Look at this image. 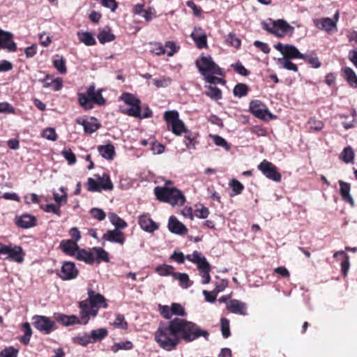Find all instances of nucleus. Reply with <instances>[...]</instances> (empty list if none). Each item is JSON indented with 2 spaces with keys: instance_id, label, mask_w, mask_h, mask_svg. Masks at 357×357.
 Segmentation results:
<instances>
[{
  "instance_id": "1",
  "label": "nucleus",
  "mask_w": 357,
  "mask_h": 357,
  "mask_svg": "<svg viewBox=\"0 0 357 357\" xmlns=\"http://www.w3.org/2000/svg\"><path fill=\"white\" fill-rule=\"evenodd\" d=\"M157 333L159 335H208L192 321L181 318H174L167 323H161Z\"/></svg>"
},
{
  "instance_id": "2",
  "label": "nucleus",
  "mask_w": 357,
  "mask_h": 357,
  "mask_svg": "<svg viewBox=\"0 0 357 357\" xmlns=\"http://www.w3.org/2000/svg\"><path fill=\"white\" fill-rule=\"evenodd\" d=\"M88 298L79 302V306L81 310V320L86 324L89 317H96L100 308H107L108 304L104 296L96 293L92 289H88Z\"/></svg>"
},
{
  "instance_id": "3",
  "label": "nucleus",
  "mask_w": 357,
  "mask_h": 357,
  "mask_svg": "<svg viewBox=\"0 0 357 357\" xmlns=\"http://www.w3.org/2000/svg\"><path fill=\"white\" fill-rule=\"evenodd\" d=\"M102 90H96L94 84L89 86L86 93H78V102L84 110H91L94 105L103 106L106 100L102 95Z\"/></svg>"
},
{
  "instance_id": "4",
  "label": "nucleus",
  "mask_w": 357,
  "mask_h": 357,
  "mask_svg": "<svg viewBox=\"0 0 357 357\" xmlns=\"http://www.w3.org/2000/svg\"><path fill=\"white\" fill-rule=\"evenodd\" d=\"M154 193L157 199L162 202L169 203L172 206H182L185 202L183 192L176 188L156 186L154 188Z\"/></svg>"
},
{
  "instance_id": "5",
  "label": "nucleus",
  "mask_w": 357,
  "mask_h": 357,
  "mask_svg": "<svg viewBox=\"0 0 357 357\" xmlns=\"http://www.w3.org/2000/svg\"><path fill=\"white\" fill-rule=\"evenodd\" d=\"M269 20L270 24L263 22L261 23V26L264 30L278 38H283L289 32L292 33L294 30V28L284 20H278L274 21L270 19Z\"/></svg>"
},
{
  "instance_id": "6",
  "label": "nucleus",
  "mask_w": 357,
  "mask_h": 357,
  "mask_svg": "<svg viewBox=\"0 0 357 357\" xmlns=\"http://www.w3.org/2000/svg\"><path fill=\"white\" fill-rule=\"evenodd\" d=\"M195 65L199 72L204 77V78L210 74L223 75L222 70L213 61L211 56L202 55L196 60Z\"/></svg>"
},
{
  "instance_id": "7",
  "label": "nucleus",
  "mask_w": 357,
  "mask_h": 357,
  "mask_svg": "<svg viewBox=\"0 0 357 357\" xmlns=\"http://www.w3.org/2000/svg\"><path fill=\"white\" fill-rule=\"evenodd\" d=\"M164 119L169 126H171V131L176 135L180 136L188 130L184 123L179 119V114L177 111H167L164 114Z\"/></svg>"
},
{
  "instance_id": "8",
  "label": "nucleus",
  "mask_w": 357,
  "mask_h": 357,
  "mask_svg": "<svg viewBox=\"0 0 357 357\" xmlns=\"http://www.w3.org/2000/svg\"><path fill=\"white\" fill-rule=\"evenodd\" d=\"M199 336H181L187 342L193 341ZM155 341L167 351L175 349L180 341V336H155Z\"/></svg>"
},
{
  "instance_id": "9",
  "label": "nucleus",
  "mask_w": 357,
  "mask_h": 357,
  "mask_svg": "<svg viewBox=\"0 0 357 357\" xmlns=\"http://www.w3.org/2000/svg\"><path fill=\"white\" fill-rule=\"evenodd\" d=\"M32 324L35 328L45 334H49L57 328L54 320L43 315L33 316Z\"/></svg>"
},
{
  "instance_id": "10",
  "label": "nucleus",
  "mask_w": 357,
  "mask_h": 357,
  "mask_svg": "<svg viewBox=\"0 0 357 357\" xmlns=\"http://www.w3.org/2000/svg\"><path fill=\"white\" fill-rule=\"evenodd\" d=\"M102 179L105 183H99L96 180L89 178L87 179L86 188L89 192H100L101 190H112L114 188V185L110 179V176L107 173H103Z\"/></svg>"
},
{
  "instance_id": "11",
  "label": "nucleus",
  "mask_w": 357,
  "mask_h": 357,
  "mask_svg": "<svg viewBox=\"0 0 357 357\" xmlns=\"http://www.w3.org/2000/svg\"><path fill=\"white\" fill-rule=\"evenodd\" d=\"M257 168L268 179L275 182H280L282 179L281 174L278 172L277 167L266 160H262Z\"/></svg>"
},
{
  "instance_id": "12",
  "label": "nucleus",
  "mask_w": 357,
  "mask_h": 357,
  "mask_svg": "<svg viewBox=\"0 0 357 357\" xmlns=\"http://www.w3.org/2000/svg\"><path fill=\"white\" fill-rule=\"evenodd\" d=\"M79 270L75 266L74 262L63 261L61 270L57 273V275L62 280H71L75 279L79 275Z\"/></svg>"
},
{
  "instance_id": "13",
  "label": "nucleus",
  "mask_w": 357,
  "mask_h": 357,
  "mask_svg": "<svg viewBox=\"0 0 357 357\" xmlns=\"http://www.w3.org/2000/svg\"><path fill=\"white\" fill-rule=\"evenodd\" d=\"M250 111L255 117L261 120H266L267 116L273 117V114L259 100H254L250 102Z\"/></svg>"
},
{
  "instance_id": "14",
  "label": "nucleus",
  "mask_w": 357,
  "mask_h": 357,
  "mask_svg": "<svg viewBox=\"0 0 357 357\" xmlns=\"http://www.w3.org/2000/svg\"><path fill=\"white\" fill-rule=\"evenodd\" d=\"M13 34L10 32L4 31L0 29V50L5 49L8 52H15L17 45L13 40Z\"/></svg>"
},
{
  "instance_id": "15",
  "label": "nucleus",
  "mask_w": 357,
  "mask_h": 357,
  "mask_svg": "<svg viewBox=\"0 0 357 357\" xmlns=\"http://www.w3.org/2000/svg\"><path fill=\"white\" fill-rule=\"evenodd\" d=\"M15 222L18 227L29 229L36 226L37 219L34 215L23 213L15 217Z\"/></svg>"
},
{
  "instance_id": "16",
  "label": "nucleus",
  "mask_w": 357,
  "mask_h": 357,
  "mask_svg": "<svg viewBox=\"0 0 357 357\" xmlns=\"http://www.w3.org/2000/svg\"><path fill=\"white\" fill-rule=\"evenodd\" d=\"M102 239L111 243L123 245L126 241V236L121 230L114 229L112 230H107L103 234Z\"/></svg>"
},
{
  "instance_id": "17",
  "label": "nucleus",
  "mask_w": 357,
  "mask_h": 357,
  "mask_svg": "<svg viewBox=\"0 0 357 357\" xmlns=\"http://www.w3.org/2000/svg\"><path fill=\"white\" fill-rule=\"evenodd\" d=\"M314 24L317 29L324 30L327 33L337 31V25H335V22L333 21V20L329 17L315 19L314 20Z\"/></svg>"
},
{
  "instance_id": "18",
  "label": "nucleus",
  "mask_w": 357,
  "mask_h": 357,
  "mask_svg": "<svg viewBox=\"0 0 357 357\" xmlns=\"http://www.w3.org/2000/svg\"><path fill=\"white\" fill-rule=\"evenodd\" d=\"M138 223L143 230L149 233H153L158 229V224L151 218L149 214L140 215Z\"/></svg>"
},
{
  "instance_id": "19",
  "label": "nucleus",
  "mask_w": 357,
  "mask_h": 357,
  "mask_svg": "<svg viewBox=\"0 0 357 357\" xmlns=\"http://www.w3.org/2000/svg\"><path fill=\"white\" fill-rule=\"evenodd\" d=\"M190 36L195 43L197 48L203 49L207 47V36L202 28H195Z\"/></svg>"
},
{
  "instance_id": "20",
  "label": "nucleus",
  "mask_w": 357,
  "mask_h": 357,
  "mask_svg": "<svg viewBox=\"0 0 357 357\" xmlns=\"http://www.w3.org/2000/svg\"><path fill=\"white\" fill-rule=\"evenodd\" d=\"M227 308L229 312L234 314L244 316L248 314L246 304L237 299L230 300L227 303Z\"/></svg>"
},
{
  "instance_id": "21",
  "label": "nucleus",
  "mask_w": 357,
  "mask_h": 357,
  "mask_svg": "<svg viewBox=\"0 0 357 357\" xmlns=\"http://www.w3.org/2000/svg\"><path fill=\"white\" fill-rule=\"evenodd\" d=\"M144 7V3H138L135 6L133 13L143 17L146 22H150L153 17H155V10L151 7H149L147 9H145Z\"/></svg>"
},
{
  "instance_id": "22",
  "label": "nucleus",
  "mask_w": 357,
  "mask_h": 357,
  "mask_svg": "<svg viewBox=\"0 0 357 357\" xmlns=\"http://www.w3.org/2000/svg\"><path fill=\"white\" fill-rule=\"evenodd\" d=\"M59 247L63 253L74 257L79 249L77 243L71 239L61 241Z\"/></svg>"
},
{
  "instance_id": "23",
  "label": "nucleus",
  "mask_w": 357,
  "mask_h": 357,
  "mask_svg": "<svg viewBox=\"0 0 357 357\" xmlns=\"http://www.w3.org/2000/svg\"><path fill=\"white\" fill-rule=\"evenodd\" d=\"M199 271V275L202 278V283L203 284H208L211 282L210 272L211 271V266L206 259L202 260V262L197 267Z\"/></svg>"
},
{
  "instance_id": "24",
  "label": "nucleus",
  "mask_w": 357,
  "mask_h": 357,
  "mask_svg": "<svg viewBox=\"0 0 357 357\" xmlns=\"http://www.w3.org/2000/svg\"><path fill=\"white\" fill-rule=\"evenodd\" d=\"M168 228L170 231L174 234L183 235L188 231L185 226L179 222L175 216H171L169 219Z\"/></svg>"
},
{
  "instance_id": "25",
  "label": "nucleus",
  "mask_w": 357,
  "mask_h": 357,
  "mask_svg": "<svg viewBox=\"0 0 357 357\" xmlns=\"http://www.w3.org/2000/svg\"><path fill=\"white\" fill-rule=\"evenodd\" d=\"M340 193L343 201L354 206V201L350 195L351 185L349 183L340 180Z\"/></svg>"
},
{
  "instance_id": "26",
  "label": "nucleus",
  "mask_w": 357,
  "mask_h": 357,
  "mask_svg": "<svg viewBox=\"0 0 357 357\" xmlns=\"http://www.w3.org/2000/svg\"><path fill=\"white\" fill-rule=\"evenodd\" d=\"M50 75H46L43 79L40 80L43 83V86L44 88H50L52 87L54 91H58L61 89L63 86V79L62 78L57 77L49 81L51 79Z\"/></svg>"
},
{
  "instance_id": "27",
  "label": "nucleus",
  "mask_w": 357,
  "mask_h": 357,
  "mask_svg": "<svg viewBox=\"0 0 357 357\" xmlns=\"http://www.w3.org/2000/svg\"><path fill=\"white\" fill-rule=\"evenodd\" d=\"M77 260L82 261L87 264L92 265L96 261V258L93 253L91 251H87L85 249L79 248L75 257Z\"/></svg>"
},
{
  "instance_id": "28",
  "label": "nucleus",
  "mask_w": 357,
  "mask_h": 357,
  "mask_svg": "<svg viewBox=\"0 0 357 357\" xmlns=\"http://www.w3.org/2000/svg\"><path fill=\"white\" fill-rule=\"evenodd\" d=\"M24 253L23 252L22 247L15 246L14 248H11L10 246L7 259L17 263H22L24 261Z\"/></svg>"
},
{
  "instance_id": "29",
  "label": "nucleus",
  "mask_w": 357,
  "mask_h": 357,
  "mask_svg": "<svg viewBox=\"0 0 357 357\" xmlns=\"http://www.w3.org/2000/svg\"><path fill=\"white\" fill-rule=\"evenodd\" d=\"M55 319L56 321L66 326L83 323L81 319L79 320L78 317L75 315L68 316L63 314H55Z\"/></svg>"
},
{
  "instance_id": "30",
  "label": "nucleus",
  "mask_w": 357,
  "mask_h": 357,
  "mask_svg": "<svg viewBox=\"0 0 357 357\" xmlns=\"http://www.w3.org/2000/svg\"><path fill=\"white\" fill-rule=\"evenodd\" d=\"M284 59H301L305 58L304 54L301 53L299 50L292 45H286V47L284 53Z\"/></svg>"
},
{
  "instance_id": "31",
  "label": "nucleus",
  "mask_w": 357,
  "mask_h": 357,
  "mask_svg": "<svg viewBox=\"0 0 357 357\" xmlns=\"http://www.w3.org/2000/svg\"><path fill=\"white\" fill-rule=\"evenodd\" d=\"M105 336H75L73 342L82 346H86L89 343L101 340Z\"/></svg>"
},
{
  "instance_id": "32",
  "label": "nucleus",
  "mask_w": 357,
  "mask_h": 357,
  "mask_svg": "<svg viewBox=\"0 0 357 357\" xmlns=\"http://www.w3.org/2000/svg\"><path fill=\"white\" fill-rule=\"evenodd\" d=\"M99 153L105 159L112 160L115 155L114 146L112 144L100 145L98 147Z\"/></svg>"
},
{
  "instance_id": "33",
  "label": "nucleus",
  "mask_w": 357,
  "mask_h": 357,
  "mask_svg": "<svg viewBox=\"0 0 357 357\" xmlns=\"http://www.w3.org/2000/svg\"><path fill=\"white\" fill-rule=\"evenodd\" d=\"M97 38L101 44L112 42L116 38L115 36L112 33L111 29L108 27L100 30Z\"/></svg>"
},
{
  "instance_id": "34",
  "label": "nucleus",
  "mask_w": 357,
  "mask_h": 357,
  "mask_svg": "<svg viewBox=\"0 0 357 357\" xmlns=\"http://www.w3.org/2000/svg\"><path fill=\"white\" fill-rule=\"evenodd\" d=\"M183 143L185 144L188 149H195L196 145L198 143L197 141V134L192 133L191 131L187 130L185 132Z\"/></svg>"
},
{
  "instance_id": "35",
  "label": "nucleus",
  "mask_w": 357,
  "mask_h": 357,
  "mask_svg": "<svg viewBox=\"0 0 357 357\" xmlns=\"http://www.w3.org/2000/svg\"><path fill=\"white\" fill-rule=\"evenodd\" d=\"M109 219L110 222L115 227L114 229L121 230L128 227L127 222L115 213H109Z\"/></svg>"
},
{
  "instance_id": "36",
  "label": "nucleus",
  "mask_w": 357,
  "mask_h": 357,
  "mask_svg": "<svg viewBox=\"0 0 357 357\" xmlns=\"http://www.w3.org/2000/svg\"><path fill=\"white\" fill-rule=\"evenodd\" d=\"M76 123L84 127V130L87 133H93L100 128V124L89 122L84 119H76Z\"/></svg>"
},
{
  "instance_id": "37",
  "label": "nucleus",
  "mask_w": 357,
  "mask_h": 357,
  "mask_svg": "<svg viewBox=\"0 0 357 357\" xmlns=\"http://www.w3.org/2000/svg\"><path fill=\"white\" fill-rule=\"evenodd\" d=\"M155 271L160 276H172L175 274V268L171 265L162 264L155 268Z\"/></svg>"
},
{
  "instance_id": "38",
  "label": "nucleus",
  "mask_w": 357,
  "mask_h": 357,
  "mask_svg": "<svg viewBox=\"0 0 357 357\" xmlns=\"http://www.w3.org/2000/svg\"><path fill=\"white\" fill-rule=\"evenodd\" d=\"M338 255H342L344 257L341 262V272L344 276H347L350 266L349 257L342 250L335 252L333 257L336 258Z\"/></svg>"
},
{
  "instance_id": "39",
  "label": "nucleus",
  "mask_w": 357,
  "mask_h": 357,
  "mask_svg": "<svg viewBox=\"0 0 357 357\" xmlns=\"http://www.w3.org/2000/svg\"><path fill=\"white\" fill-rule=\"evenodd\" d=\"M173 278L178 280L180 286L183 289H188L192 284L187 273L176 272Z\"/></svg>"
},
{
  "instance_id": "40",
  "label": "nucleus",
  "mask_w": 357,
  "mask_h": 357,
  "mask_svg": "<svg viewBox=\"0 0 357 357\" xmlns=\"http://www.w3.org/2000/svg\"><path fill=\"white\" fill-rule=\"evenodd\" d=\"M77 36L79 40L87 46H92L96 44V39L90 32H78Z\"/></svg>"
},
{
  "instance_id": "41",
  "label": "nucleus",
  "mask_w": 357,
  "mask_h": 357,
  "mask_svg": "<svg viewBox=\"0 0 357 357\" xmlns=\"http://www.w3.org/2000/svg\"><path fill=\"white\" fill-rule=\"evenodd\" d=\"M249 90V87L247 84L238 83L233 89V94L236 97L242 98L248 95Z\"/></svg>"
},
{
  "instance_id": "42",
  "label": "nucleus",
  "mask_w": 357,
  "mask_h": 357,
  "mask_svg": "<svg viewBox=\"0 0 357 357\" xmlns=\"http://www.w3.org/2000/svg\"><path fill=\"white\" fill-rule=\"evenodd\" d=\"M121 100L127 105L133 106L135 105H141V100L136 98L133 94L129 93H123L121 96Z\"/></svg>"
},
{
  "instance_id": "43",
  "label": "nucleus",
  "mask_w": 357,
  "mask_h": 357,
  "mask_svg": "<svg viewBox=\"0 0 357 357\" xmlns=\"http://www.w3.org/2000/svg\"><path fill=\"white\" fill-rule=\"evenodd\" d=\"M307 125L310 132H319L321 130L324 126V123L322 121L316 119L314 117H312L308 120Z\"/></svg>"
},
{
  "instance_id": "44",
  "label": "nucleus",
  "mask_w": 357,
  "mask_h": 357,
  "mask_svg": "<svg viewBox=\"0 0 357 357\" xmlns=\"http://www.w3.org/2000/svg\"><path fill=\"white\" fill-rule=\"evenodd\" d=\"M206 259L202 252L195 250L192 255H187L185 256V259L190 261V262L195 264L197 267L202 262V260Z\"/></svg>"
},
{
  "instance_id": "45",
  "label": "nucleus",
  "mask_w": 357,
  "mask_h": 357,
  "mask_svg": "<svg viewBox=\"0 0 357 357\" xmlns=\"http://www.w3.org/2000/svg\"><path fill=\"white\" fill-rule=\"evenodd\" d=\"M96 254V261L99 264L100 261L108 262L109 261L108 253L102 248L94 247L92 250Z\"/></svg>"
},
{
  "instance_id": "46",
  "label": "nucleus",
  "mask_w": 357,
  "mask_h": 357,
  "mask_svg": "<svg viewBox=\"0 0 357 357\" xmlns=\"http://www.w3.org/2000/svg\"><path fill=\"white\" fill-rule=\"evenodd\" d=\"M343 71L344 74V77L348 82V83L351 86H354V84H355V86H356L357 76L354 71L349 67H345Z\"/></svg>"
},
{
  "instance_id": "47",
  "label": "nucleus",
  "mask_w": 357,
  "mask_h": 357,
  "mask_svg": "<svg viewBox=\"0 0 357 357\" xmlns=\"http://www.w3.org/2000/svg\"><path fill=\"white\" fill-rule=\"evenodd\" d=\"M356 113L354 112L350 116H347L344 114L340 115V118L344 120L342 122V126L348 130L349 128H354L355 126L356 121H355Z\"/></svg>"
},
{
  "instance_id": "48",
  "label": "nucleus",
  "mask_w": 357,
  "mask_h": 357,
  "mask_svg": "<svg viewBox=\"0 0 357 357\" xmlns=\"http://www.w3.org/2000/svg\"><path fill=\"white\" fill-rule=\"evenodd\" d=\"M340 158L345 163L351 162L354 158V152L350 146L345 147L340 155Z\"/></svg>"
},
{
  "instance_id": "49",
  "label": "nucleus",
  "mask_w": 357,
  "mask_h": 357,
  "mask_svg": "<svg viewBox=\"0 0 357 357\" xmlns=\"http://www.w3.org/2000/svg\"><path fill=\"white\" fill-rule=\"evenodd\" d=\"M208 91L205 92L206 96L215 100H219L222 98V91L217 86H209Z\"/></svg>"
},
{
  "instance_id": "50",
  "label": "nucleus",
  "mask_w": 357,
  "mask_h": 357,
  "mask_svg": "<svg viewBox=\"0 0 357 357\" xmlns=\"http://www.w3.org/2000/svg\"><path fill=\"white\" fill-rule=\"evenodd\" d=\"M142 110L141 105H135L130 106V108L121 109L122 113L127 114L130 116H133L139 119L140 111Z\"/></svg>"
},
{
  "instance_id": "51",
  "label": "nucleus",
  "mask_w": 357,
  "mask_h": 357,
  "mask_svg": "<svg viewBox=\"0 0 357 357\" xmlns=\"http://www.w3.org/2000/svg\"><path fill=\"white\" fill-rule=\"evenodd\" d=\"M53 66L59 73L64 75L67 73L66 60L63 57L54 59L53 60Z\"/></svg>"
},
{
  "instance_id": "52",
  "label": "nucleus",
  "mask_w": 357,
  "mask_h": 357,
  "mask_svg": "<svg viewBox=\"0 0 357 357\" xmlns=\"http://www.w3.org/2000/svg\"><path fill=\"white\" fill-rule=\"evenodd\" d=\"M229 185L234 192V194H231V196L240 195L244 190L243 185L240 181L234 178L230 181Z\"/></svg>"
},
{
  "instance_id": "53",
  "label": "nucleus",
  "mask_w": 357,
  "mask_h": 357,
  "mask_svg": "<svg viewBox=\"0 0 357 357\" xmlns=\"http://www.w3.org/2000/svg\"><path fill=\"white\" fill-rule=\"evenodd\" d=\"M133 345L130 341H125L122 342L115 343L111 348L112 351L114 353L119 350H129L132 348Z\"/></svg>"
},
{
  "instance_id": "54",
  "label": "nucleus",
  "mask_w": 357,
  "mask_h": 357,
  "mask_svg": "<svg viewBox=\"0 0 357 357\" xmlns=\"http://www.w3.org/2000/svg\"><path fill=\"white\" fill-rule=\"evenodd\" d=\"M226 43L235 48H239L241 45V40L233 33H229L227 35Z\"/></svg>"
},
{
  "instance_id": "55",
  "label": "nucleus",
  "mask_w": 357,
  "mask_h": 357,
  "mask_svg": "<svg viewBox=\"0 0 357 357\" xmlns=\"http://www.w3.org/2000/svg\"><path fill=\"white\" fill-rule=\"evenodd\" d=\"M61 155L68 161L69 165H74L76 163V156L70 149H63L61 151Z\"/></svg>"
},
{
  "instance_id": "56",
  "label": "nucleus",
  "mask_w": 357,
  "mask_h": 357,
  "mask_svg": "<svg viewBox=\"0 0 357 357\" xmlns=\"http://www.w3.org/2000/svg\"><path fill=\"white\" fill-rule=\"evenodd\" d=\"M19 350L13 347H8L0 351V357H17Z\"/></svg>"
},
{
  "instance_id": "57",
  "label": "nucleus",
  "mask_w": 357,
  "mask_h": 357,
  "mask_svg": "<svg viewBox=\"0 0 357 357\" xmlns=\"http://www.w3.org/2000/svg\"><path fill=\"white\" fill-rule=\"evenodd\" d=\"M231 67L235 70V72L243 76H248L250 73V72L246 69L240 61L231 64Z\"/></svg>"
},
{
  "instance_id": "58",
  "label": "nucleus",
  "mask_w": 357,
  "mask_h": 357,
  "mask_svg": "<svg viewBox=\"0 0 357 357\" xmlns=\"http://www.w3.org/2000/svg\"><path fill=\"white\" fill-rule=\"evenodd\" d=\"M42 137L51 141H56L57 135L56 131L52 128H47L43 130Z\"/></svg>"
},
{
  "instance_id": "59",
  "label": "nucleus",
  "mask_w": 357,
  "mask_h": 357,
  "mask_svg": "<svg viewBox=\"0 0 357 357\" xmlns=\"http://www.w3.org/2000/svg\"><path fill=\"white\" fill-rule=\"evenodd\" d=\"M172 314L183 317L186 314L184 307L179 303H173L171 305Z\"/></svg>"
},
{
  "instance_id": "60",
  "label": "nucleus",
  "mask_w": 357,
  "mask_h": 357,
  "mask_svg": "<svg viewBox=\"0 0 357 357\" xmlns=\"http://www.w3.org/2000/svg\"><path fill=\"white\" fill-rule=\"evenodd\" d=\"M305 58H302V59L307 61L309 64H310L311 67L314 68H318L321 66V63L319 61L317 56H309L307 54H304Z\"/></svg>"
},
{
  "instance_id": "61",
  "label": "nucleus",
  "mask_w": 357,
  "mask_h": 357,
  "mask_svg": "<svg viewBox=\"0 0 357 357\" xmlns=\"http://www.w3.org/2000/svg\"><path fill=\"white\" fill-rule=\"evenodd\" d=\"M90 214L91 215V216L93 218H95L99 221L103 220L106 217V214L103 211V210L98 208H91L90 211Z\"/></svg>"
},
{
  "instance_id": "62",
  "label": "nucleus",
  "mask_w": 357,
  "mask_h": 357,
  "mask_svg": "<svg viewBox=\"0 0 357 357\" xmlns=\"http://www.w3.org/2000/svg\"><path fill=\"white\" fill-rule=\"evenodd\" d=\"M213 142L215 145L224 148L226 151H229L231 148L228 142L219 135H215L213 137Z\"/></svg>"
},
{
  "instance_id": "63",
  "label": "nucleus",
  "mask_w": 357,
  "mask_h": 357,
  "mask_svg": "<svg viewBox=\"0 0 357 357\" xmlns=\"http://www.w3.org/2000/svg\"><path fill=\"white\" fill-rule=\"evenodd\" d=\"M195 215L198 218L204 219L206 218L209 215V210L207 207L202 206L200 208H197L195 210Z\"/></svg>"
},
{
  "instance_id": "64",
  "label": "nucleus",
  "mask_w": 357,
  "mask_h": 357,
  "mask_svg": "<svg viewBox=\"0 0 357 357\" xmlns=\"http://www.w3.org/2000/svg\"><path fill=\"white\" fill-rule=\"evenodd\" d=\"M24 203L30 205L31 204H39L40 199L39 197L35 193L28 194L24 196Z\"/></svg>"
}]
</instances>
